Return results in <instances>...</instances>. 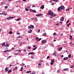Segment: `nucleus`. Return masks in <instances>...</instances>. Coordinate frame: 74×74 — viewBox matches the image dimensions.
I'll list each match as a JSON object with an SVG mask.
<instances>
[{
  "label": "nucleus",
  "instance_id": "obj_53",
  "mask_svg": "<svg viewBox=\"0 0 74 74\" xmlns=\"http://www.w3.org/2000/svg\"><path fill=\"white\" fill-rule=\"evenodd\" d=\"M49 56H48L47 57V59H49Z\"/></svg>",
  "mask_w": 74,
  "mask_h": 74
},
{
  "label": "nucleus",
  "instance_id": "obj_10",
  "mask_svg": "<svg viewBox=\"0 0 74 74\" xmlns=\"http://www.w3.org/2000/svg\"><path fill=\"white\" fill-rule=\"evenodd\" d=\"M31 54L32 55H34V53L33 52H31V53H29L28 54V55H30Z\"/></svg>",
  "mask_w": 74,
  "mask_h": 74
},
{
  "label": "nucleus",
  "instance_id": "obj_45",
  "mask_svg": "<svg viewBox=\"0 0 74 74\" xmlns=\"http://www.w3.org/2000/svg\"><path fill=\"white\" fill-rule=\"evenodd\" d=\"M25 10L26 11H28V9L27 8H26L25 9Z\"/></svg>",
  "mask_w": 74,
  "mask_h": 74
},
{
  "label": "nucleus",
  "instance_id": "obj_1",
  "mask_svg": "<svg viewBox=\"0 0 74 74\" xmlns=\"http://www.w3.org/2000/svg\"><path fill=\"white\" fill-rule=\"evenodd\" d=\"M64 6L62 5L61 7H59L58 8V11H62V10H64Z\"/></svg>",
  "mask_w": 74,
  "mask_h": 74
},
{
  "label": "nucleus",
  "instance_id": "obj_41",
  "mask_svg": "<svg viewBox=\"0 0 74 74\" xmlns=\"http://www.w3.org/2000/svg\"><path fill=\"white\" fill-rule=\"evenodd\" d=\"M23 70V67H21L20 71H22Z\"/></svg>",
  "mask_w": 74,
  "mask_h": 74
},
{
  "label": "nucleus",
  "instance_id": "obj_57",
  "mask_svg": "<svg viewBox=\"0 0 74 74\" xmlns=\"http://www.w3.org/2000/svg\"><path fill=\"white\" fill-rule=\"evenodd\" d=\"M41 40V38H40L39 40H38V41H40V40Z\"/></svg>",
  "mask_w": 74,
  "mask_h": 74
},
{
  "label": "nucleus",
  "instance_id": "obj_7",
  "mask_svg": "<svg viewBox=\"0 0 74 74\" xmlns=\"http://www.w3.org/2000/svg\"><path fill=\"white\" fill-rule=\"evenodd\" d=\"M64 17H61L60 19V21L61 22H63V21H64Z\"/></svg>",
  "mask_w": 74,
  "mask_h": 74
},
{
  "label": "nucleus",
  "instance_id": "obj_31",
  "mask_svg": "<svg viewBox=\"0 0 74 74\" xmlns=\"http://www.w3.org/2000/svg\"><path fill=\"white\" fill-rule=\"evenodd\" d=\"M53 1L55 2H58V0H53Z\"/></svg>",
  "mask_w": 74,
  "mask_h": 74
},
{
  "label": "nucleus",
  "instance_id": "obj_59",
  "mask_svg": "<svg viewBox=\"0 0 74 74\" xmlns=\"http://www.w3.org/2000/svg\"><path fill=\"white\" fill-rule=\"evenodd\" d=\"M69 36L70 37H71V38H73V36H71L70 35Z\"/></svg>",
  "mask_w": 74,
  "mask_h": 74
},
{
  "label": "nucleus",
  "instance_id": "obj_46",
  "mask_svg": "<svg viewBox=\"0 0 74 74\" xmlns=\"http://www.w3.org/2000/svg\"><path fill=\"white\" fill-rule=\"evenodd\" d=\"M60 70H58L57 71V73H60Z\"/></svg>",
  "mask_w": 74,
  "mask_h": 74
},
{
  "label": "nucleus",
  "instance_id": "obj_4",
  "mask_svg": "<svg viewBox=\"0 0 74 74\" xmlns=\"http://www.w3.org/2000/svg\"><path fill=\"white\" fill-rule=\"evenodd\" d=\"M54 62H55V60L54 59L52 60L51 61V62L50 63L51 65H53V64L54 63Z\"/></svg>",
  "mask_w": 74,
  "mask_h": 74
},
{
  "label": "nucleus",
  "instance_id": "obj_22",
  "mask_svg": "<svg viewBox=\"0 0 74 74\" xmlns=\"http://www.w3.org/2000/svg\"><path fill=\"white\" fill-rule=\"evenodd\" d=\"M70 25H71V23H69L67 25V27H69V26H70Z\"/></svg>",
  "mask_w": 74,
  "mask_h": 74
},
{
  "label": "nucleus",
  "instance_id": "obj_18",
  "mask_svg": "<svg viewBox=\"0 0 74 74\" xmlns=\"http://www.w3.org/2000/svg\"><path fill=\"white\" fill-rule=\"evenodd\" d=\"M16 69H18V67L17 66H16L13 69V71L15 70H16Z\"/></svg>",
  "mask_w": 74,
  "mask_h": 74
},
{
  "label": "nucleus",
  "instance_id": "obj_15",
  "mask_svg": "<svg viewBox=\"0 0 74 74\" xmlns=\"http://www.w3.org/2000/svg\"><path fill=\"white\" fill-rule=\"evenodd\" d=\"M52 16L51 17V18H53L54 17H55L56 16V14H53L52 16Z\"/></svg>",
  "mask_w": 74,
  "mask_h": 74
},
{
  "label": "nucleus",
  "instance_id": "obj_11",
  "mask_svg": "<svg viewBox=\"0 0 74 74\" xmlns=\"http://www.w3.org/2000/svg\"><path fill=\"white\" fill-rule=\"evenodd\" d=\"M56 54V51H55V52H54L53 53V55H54V56H57V55Z\"/></svg>",
  "mask_w": 74,
  "mask_h": 74
},
{
  "label": "nucleus",
  "instance_id": "obj_17",
  "mask_svg": "<svg viewBox=\"0 0 74 74\" xmlns=\"http://www.w3.org/2000/svg\"><path fill=\"white\" fill-rule=\"evenodd\" d=\"M37 47H36L34 48H33V51H34V50H36V49H37Z\"/></svg>",
  "mask_w": 74,
  "mask_h": 74
},
{
  "label": "nucleus",
  "instance_id": "obj_51",
  "mask_svg": "<svg viewBox=\"0 0 74 74\" xmlns=\"http://www.w3.org/2000/svg\"><path fill=\"white\" fill-rule=\"evenodd\" d=\"M63 56H63V55H62L61 56V58H63Z\"/></svg>",
  "mask_w": 74,
  "mask_h": 74
},
{
  "label": "nucleus",
  "instance_id": "obj_19",
  "mask_svg": "<svg viewBox=\"0 0 74 74\" xmlns=\"http://www.w3.org/2000/svg\"><path fill=\"white\" fill-rule=\"evenodd\" d=\"M71 56V54H69L68 56V57L69 58H70Z\"/></svg>",
  "mask_w": 74,
  "mask_h": 74
},
{
  "label": "nucleus",
  "instance_id": "obj_20",
  "mask_svg": "<svg viewBox=\"0 0 74 74\" xmlns=\"http://www.w3.org/2000/svg\"><path fill=\"white\" fill-rule=\"evenodd\" d=\"M69 69L68 68L65 69H64V71H67Z\"/></svg>",
  "mask_w": 74,
  "mask_h": 74
},
{
  "label": "nucleus",
  "instance_id": "obj_9",
  "mask_svg": "<svg viewBox=\"0 0 74 74\" xmlns=\"http://www.w3.org/2000/svg\"><path fill=\"white\" fill-rule=\"evenodd\" d=\"M40 8L41 9H44V5H41L40 7Z\"/></svg>",
  "mask_w": 74,
  "mask_h": 74
},
{
  "label": "nucleus",
  "instance_id": "obj_34",
  "mask_svg": "<svg viewBox=\"0 0 74 74\" xmlns=\"http://www.w3.org/2000/svg\"><path fill=\"white\" fill-rule=\"evenodd\" d=\"M30 12H33V10L32 9H31L30 10Z\"/></svg>",
  "mask_w": 74,
  "mask_h": 74
},
{
  "label": "nucleus",
  "instance_id": "obj_60",
  "mask_svg": "<svg viewBox=\"0 0 74 74\" xmlns=\"http://www.w3.org/2000/svg\"><path fill=\"white\" fill-rule=\"evenodd\" d=\"M17 34L18 35H20V33H17Z\"/></svg>",
  "mask_w": 74,
  "mask_h": 74
},
{
  "label": "nucleus",
  "instance_id": "obj_28",
  "mask_svg": "<svg viewBox=\"0 0 74 74\" xmlns=\"http://www.w3.org/2000/svg\"><path fill=\"white\" fill-rule=\"evenodd\" d=\"M38 66H41L42 65V63H40L38 64Z\"/></svg>",
  "mask_w": 74,
  "mask_h": 74
},
{
  "label": "nucleus",
  "instance_id": "obj_39",
  "mask_svg": "<svg viewBox=\"0 0 74 74\" xmlns=\"http://www.w3.org/2000/svg\"><path fill=\"white\" fill-rule=\"evenodd\" d=\"M31 73V71H28L26 73Z\"/></svg>",
  "mask_w": 74,
  "mask_h": 74
},
{
  "label": "nucleus",
  "instance_id": "obj_24",
  "mask_svg": "<svg viewBox=\"0 0 74 74\" xmlns=\"http://www.w3.org/2000/svg\"><path fill=\"white\" fill-rule=\"evenodd\" d=\"M57 34L56 32H54L53 34V36H56L57 35Z\"/></svg>",
  "mask_w": 74,
  "mask_h": 74
},
{
  "label": "nucleus",
  "instance_id": "obj_3",
  "mask_svg": "<svg viewBox=\"0 0 74 74\" xmlns=\"http://www.w3.org/2000/svg\"><path fill=\"white\" fill-rule=\"evenodd\" d=\"M28 29H33V28H34V26L32 25H30V26H29L28 27Z\"/></svg>",
  "mask_w": 74,
  "mask_h": 74
},
{
  "label": "nucleus",
  "instance_id": "obj_47",
  "mask_svg": "<svg viewBox=\"0 0 74 74\" xmlns=\"http://www.w3.org/2000/svg\"><path fill=\"white\" fill-rule=\"evenodd\" d=\"M71 33H74V31L72 30L71 31Z\"/></svg>",
  "mask_w": 74,
  "mask_h": 74
},
{
  "label": "nucleus",
  "instance_id": "obj_62",
  "mask_svg": "<svg viewBox=\"0 0 74 74\" xmlns=\"http://www.w3.org/2000/svg\"><path fill=\"white\" fill-rule=\"evenodd\" d=\"M22 44H20V46H22Z\"/></svg>",
  "mask_w": 74,
  "mask_h": 74
},
{
  "label": "nucleus",
  "instance_id": "obj_2",
  "mask_svg": "<svg viewBox=\"0 0 74 74\" xmlns=\"http://www.w3.org/2000/svg\"><path fill=\"white\" fill-rule=\"evenodd\" d=\"M48 14L50 16H53V13L51 10H49L48 12Z\"/></svg>",
  "mask_w": 74,
  "mask_h": 74
},
{
  "label": "nucleus",
  "instance_id": "obj_40",
  "mask_svg": "<svg viewBox=\"0 0 74 74\" xmlns=\"http://www.w3.org/2000/svg\"><path fill=\"white\" fill-rule=\"evenodd\" d=\"M23 52H26V50H23Z\"/></svg>",
  "mask_w": 74,
  "mask_h": 74
},
{
  "label": "nucleus",
  "instance_id": "obj_36",
  "mask_svg": "<svg viewBox=\"0 0 74 74\" xmlns=\"http://www.w3.org/2000/svg\"><path fill=\"white\" fill-rule=\"evenodd\" d=\"M69 20H68L66 22V23H68L69 22Z\"/></svg>",
  "mask_w": 74,
  "mask_h": 74
},
{
  "label": "nucleus",
  "instance_id": "obj_6",
  "mask_svg": "<svg viewBox=\"0 0 74 74\" xmlns=\"http://www.w3.org/2000/svg\"><path fill=\"white\" fill-rule=\"evenodd\" d=\"M42 42L43 44H45L47 42V41L46 40H43L42 41Z\"/></svg>",
  "mask_w": 74,
  "mask_h": 74
},
{
  "label": "nucleus",
  "instance_id": "obj_29",
  "mask_svg": "<svg viewBox=\"0 0 74 74\" xmlns=\"http://www.w3.org/2000/svg\"><path fill=\"white\" fill-rule=\"evenodd\" d=\"M18 38H22V36H19L17 37Z\"/></svg>",
  "mask_w": 74,
  "mask_h": 74
},
{
  "label": "nucleus",
  "instance_id": "obj_8",
  "mask_svg": "<svg viewBox=\"0 0 74 74\" xmlns=\"http://www.w3.org/2000/svg\"><path fill=\"white\" fill-rule=\"evenodd\" d=\"M43 14H37L36 16H42Z\"/></svg>",
  "mask_w": 74,
  "mask_h": 74
},
{
  "label": "nucleus",
  "instance_id": "obj_26",
  "mask_svg": "<svg viewBox=\"0 0 74 74\" xmlns=\"http://www.w3.org/2000/svg\"><path fill=\"white\" fill-rule=\"evenodd\" d=\"M12 33V31H10L9 32V34H11Z\"/></svg>",
  "mask_w": 74,
  "mask_h": 74
},
{
  "label": "nucleus",
  "instance_id": "obj_12",
  "mask_svg": "<svg viewBox=\"0 0 74 74\" xmlns=\"http://www.w3.org/2000/svg\"><path fill=\"white\" fill-rule=\"evenodd\" d=\"M5 47H9V45L7 43H6L5 45Z\"/></svg>",
  "mask_w": 74,
  "mask_h": 74
},
{
  "label": "nucleus",
  "instance_id": "obj_63",
  "mask_svg": "<svg viewBox=\"0 0 74 74\" xmlns=\"http://www.w3.org/2000/svg\"><path fill=\"white\" fill-rule=\"evenodd\" d=\"M73 67H74V66H71V68H73Z\"/></svg>",
  "mask_w": 74,
  "mask_h": 74
},
{
  "label": "nucleus",
  "instance_id": "obj_55",
  "mask_svg": "<svg viewBox=\"0 0 74 74\" xmlns=\"http://www.w3.org/2000/svg\"><path fill=\"white\" fill-rule=\"evenodd\" d=\"M39 62H43V61L41 60Z\"/></svg>",
  "mask_w": 74,
  "mask_h": 74
},
{
  "label": "nucleus",
  "instance_id": "obj_44",
  "mask_svg": "<svg viewBox=\"0 0 74 74\" xmlns=\"http://www.w3.org/2000/svg\"><path fill=\"white\" fill-rule=\"evenodd\" d=\"M36 40H38V37H36Z\"/></svg>",
  "mask_w": 74,
  "mask_h": 74
},
{
  "label": "nucleus",
  "instance_id": "obj_27",
  "mask_svg": "<svg viewBox=\"0 0 74 74\" xmlns=\"http://www.w3.org/2000/svg\"><path fill=\"white\" fill-rule=\"evenodd\" d=\"M16 51H18V52H21V51L20 50H16Z\"/></svg>",
  "mask_w": 74,
  "mask_h": 74
},
{
  "label": "nucleus",
  "instance_id": "obj_52",
  "mask_svg": "<svg viewBox=\"0 0 74 74\" xmlns=\"http://www.w3.org/2000/svg\"><path fill=\"white\" fill-rule=\"evenodd\" d=\"M4 52H7V50L4 51Z\"/></svg>",
  "mask_w": 74,
  "mask_h": 74
},
{
  "label": "nucleus",
  "instance_id": "obj_56",
  "mask_svg": "<svg viewBox=\"0 0 74 74\" xmlns=\"http://www.w3.org/2000/svg\"><path fill=\"white\" fill-rule=\"evenodd\" d=\"M38 32L39 33L40 32V29H38Z\"/></svg>",
  "mask_w": 74,
  "mask_h": 74
},
{
  "label": "nucleus",
  "instance_id": "obj_58",
  "mask_svg": "<svg viewBox=\"0 0 74 74\" xmlns=\"http://www.w3.org/2000/svg\"><path fill=\"white\" fill-rule=\"evenodd\" d=\"M35 6H36V5H33L32 6V7H35Z\"/></svg>",
  "mask_w": 74,
  "mask_h": 74
},
{
  "label": "nucleus",
  "instance_id": "obj_38",
  "mask_svg": "<svg viewBox=\"0 0 74 74\" xmlns=\"http://www.w3.org/2000/svg\"><path fill=\"white\" fill-rule=\"evenodd\" d=\"M28 49H30V48H31V47H30V46H29L28 47Z\"/></svg>",
  "mask_w": 74,
  "mask_h": 74
},
{
  "label": "nucleus",
  "instance_id": "obj_25",
  "mask_svg": "<svg viewBox=\"0 0 74 74\" xmlns=\"http://www.w3.org/2000/svg\"><path fill=\"white\" fill-rule=\"evenodd\" d=\"M59 51H61V50H62V47H61L59 49Z\"/></svg>",
  "mask_w": 74,
  "mask_h": 74
},
{
  "label": "nucleus",
  "instance_id": "obj_32",
  "mask_svg": "<svg viewBox=\"0 0 74 74\" xmlns=\"http://www.w3.org/2000/svg\"><path fill=\"white\" fill-rule=\"evenodd\" d=\"M21 19L20 18H18L16 20L17 21H20Z\"/></svg>",
  "mask_w": 74,
  "mask_h": 74
},
{
  "label": "nucleus",
  "instance_id": "obj_64",
  "mask_svg": "<svg viewBox=\"0 0 74 74\" xmlns=\"http://www.w3.org/2000/svg\"><path fill=\"white\" fill-rule=\"evenodd\" d=\"M63 34H61L60 35V36H63Z\"/></svg>",
  "mask_w": 74,
  "mask_h": 74
},
{
  "label": "nucleus",
  "instance_id": "obj_49",
  "mask_svg": "<svg viewBox=\"0 0 74 74\" xmlns=\"http://www.w3.org/2000/svg\"><path fill=\"white\" fill-rule=\"evenodd\" d=\"M51 5H54V3H52L51 4Z\"/></svg>",
  "mask_w": 74,
  "mask_h": 74
},
{
  "label": "nucleus",
  "instance_id": "obj_43",
  "mask_svg": "<svg viewBox=\"0 0 74 74\" xmlns=\"http://www.w3.org/2000/svg\"><path fill=\"white\" fill-rule=\"evenodd\" d=\"M7 13H3V15H4L6 16V15H7Z\"/></svg>",
  "mask_w": 74,
  "mask_h": 74
},
{
  "label": "nucleus",
  "instance_id": "obj_13",
  "mask_svg": "<svg viewBox=\"0 0 74 74\" xmlns=\"http://www.w3.org/2000/svg\"><path fill=\"white\" fill-rule=\"evenodd\" d=\"M28 32L29 33H31L32 32V30H29Z\"/></svg>",
  "mask_w": 74,
  "mask_h": 74
},
{
  "label": "nucleus",
  "instance_id": "obj_33",
  "mask_svg": "<svg viewBox=\"0 0 74 74\" xmlns=\"http://www.w3.org/2000/svg\"><path fill=\"white\" fill-rule=\"evenodd\" d=\"M14 55H18V53H14Z\"/></svg>",
  "mask_w": 74,
  "mask_h": 74
},
{
  "label": "nucleus",
  "instance_id": "obj_61",
  "mask_svg": "<svg viewBox=\"0 0 74 74\" xmlns=\"http://www.w3.org/2000/svg\"><path fill=\"white\" fill-rule=\"evenodd\" d=\"M8 71V70H5V72H7V71Z\"/></svg>",
  "mask_w": 74,
  "mask_h": 74
},
{
  "label": "nucleus",
  "instance_id": "obj_21",
  "mask_svg": "<svg viewBox=\"0 0 74 74\" xmlns=\"http://www.w3.org/2000/svg\"><path fill=\"white\" fill-rule=\"evenodd\" d=\"M11 71H12V70H10L8 71V73H11Z\"/></svg>",
  "mask_w": 74,
  "mask_h": 74
},
{
  "label": "nucleus",
  "instance_id": "obj_35",
  "mask_svg": "<svg viewBox=\"0 0 74 74\" xmlns=\"http://www.w3.org/2000/svg\"><path fill=\"white\" fill-rule=\"evenodd\" d=\"M43 36H45L47 35V34L46 33H43Z\"/></svg>",
  "mask_w": 74,
  "mask_h": 74
},
{
  "label": "nucleus",
  "instance_id": "obj_50",
  "mask_svg": "<svg viewBox=\"0 0 74 74\" xmlns=\"http://www.w3.org/2000/svg\"><path fill=\"white\" fill-rule=\"evenodd\" d=\"M10 52V50H7V52Z\"/></svg>",
  "mask_w": 74,
  "mask_h": 74
},
{
  "label": "nucleus",
  "instance_id": "obj_14",
  "mask_svg": "<svg viewBox=\"0 0 74 74\" xmlns=\"http://www.w3.org/2000/svg\"><path fill=\"white\" fill-rule=\"evenodd\" d=\"M68 59V57H65L64 58V60H67Z\"/></svg>",
  "mask_w": 74,
  "mask_h": 74
},
{
  "label": "nucleus",
  "instance_id": "obj_16",
  "mask_svg": "<svg viewBox=\"0 0 74 74\" xmlns=\"http://www.w3.org/2000/svg\"><path fill=\"white\" fill-rule=\"evenodd\" d=\"M5 69L6 70H9V68L8 67H6L5 68Z\"/></svg>",
  "mask_w": 74,
  "mask_h": 74
},
{
  "label": "nucleus",
  "instance_id": "obj_54",
  "mask_svg": "<svg viewBox=\"0 0 74 74\" xmlns=\"http://www.w3.org/2000/svg\"><path fill=\"white\" fill-rule=\"evenodd\" d=\"M12 56H10L8 57V58H11Z\"/></svg>",
  "mask_w": 74,
  "mask_h": 74
},
{
  "label": "nucleus",
  "instance_id": "obj_5",
  "mask_svg": "<svg viewBox=\"0 0 74 74\" xmlns=\"http://www.w3.org/2000/svg\"><path fill=\"white\" fill-rule=\"evenodd\" d=\"M13 18H14V17H8L6 18V19H13Z\"/></svg>",
  "mask_w": 74,
  "mask_h": 74
},
{
  "label": "nucleus",
  "instance_id": "obj_23",
  "mask_svg": "<svg viewBox=\"0 0 74 74\" xmlns=\"http://www.w3.org/2000/svg\"><path fill=\"white\" fill-rule=\"evenodd\" d=\"M5 42H3V44L2 45V46H4L5 45Z\"/></svg>",
  "mask_w": 74,
  "mask_h": 74
},
{
  "label": "nucleus",
  "instance_id": "obj_42",
  "mask_svg": "<svg viewBox=\"0 0 74 74\" xmlns=\"http://www.w3.org/2000/svg\"><path fill=\"white\" fill-rule=\"evenodd\" d=\"M5 9H7V8H8V7L7 6H5Z\"/></svg>",
  "mask_w": 74,
  "mask_h": 74
},
{
  "label": "nucleus",
  "instance_id": "obj_30",
  "mask_svg": "<svg viewBox=\"0 0 74 74\" xmlns=\"http://www.w3.org/2000/svg\"><path fill=\"white\" fill-rule=\"evenodd\" d=\"M69 10H70V8H68V9H66V11H68Z\"/></svg>",
  "mask_w": 74,
  "mask_h": 74
},
{
  "label": "nucleus",
  "instance_id": "obj_48",
  "mask_svg": "<svg viewBox=\"0 0 74 74\" xmlns=\"http://www.w3.org/2000/svg\"><path fill=\"white\" fill-rule=\"evenodd\" d=\"M24 65V64H21V66H23Z\"/></svg>",
  "mask_w": 74,
  "mask_h": 74
},
{
  "label": "nucleus",
  "instance_id": "obj_37",
  "mask_svg": "<svg viewBox=\"0 0 74 74\" xmlns=\"http://www.w3.org/2000/svg\"><path fill=\"white\" fill-rule=\"evenodd\" d=\"M33 12H34V13L36 12V11L35 10H33Z\"/></svg>",
  "mask_w": 74,
  "mask_h": 74
}]
</instances>
